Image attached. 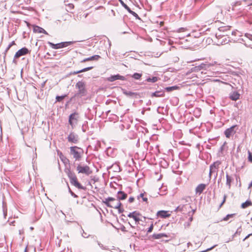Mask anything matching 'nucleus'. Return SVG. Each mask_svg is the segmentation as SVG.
Returning <instances> with one entry per match:
<instances>
[{
    "mask_svg": "<svg viewBox=\"0 0 252 252\" xmlns=\"http://www.w3.org/2000/svg\"><path fill=\"white\" fill-rule=\"evenodd\" d=\"M184 31V28H181L179 30V31L180 32H183Z\"/></svg>",
    "mask_w": 252,
    "mask_h": 252,
    "instance_id": "obj_53",
    "label": "nucleus"
},
{
    "mask_svg": "<svg viewBox=\"0 0 252 252\" xmlns=\"http://www.w3.org/2000/svg\"><path fill=\"white\" fill-rule=\"evenodd\" d=\"M30 229H31V230H32V229H33V228L32 227H31Z\"/></svg>",
    "mask_w": 252,
    "mask_h": 252,
    "instance_id": "obj_57",
    "label": "nucleus"
},
{
    "mask_svg": "<svg viewBox=\"0 0 252 252\" xmlns=\"http://www.w3.org/2000/svg\"><path fill=\"white\" fill-rule=\"evenodd\" d=\"M226 184L228 186V189H230L231 188V184L232 181L233 180V178L231 176L228 175L227 174L226 175Z\"/></svg>",
    "mask_w": 252,
    "mask_h": 252,
    "instance_id": "obj_26",
    "label": "nucleus"
},
{
    "mask_svg": "<svg viewBox=\"0 0 252 252\" xmlns=\"http://www.w3.org/2000/svg\"><path fill=\"white\" fill-rule=\"evenodd\" d=\"M181 200L183 203H188L190 201V198L189 196L185 197L182 198Z\"/></svg>",
    "mask_w": 252,
    "mask_h": 252,
    "instance_id": "obj_33",
    "label": "nucleus"
},
{
    "mask_svg": "<svg viewBox=\"0 0 252 252\" xmlns=\"http://www.w3.org/2000/svg\"><path fill=\"white\" fill-rule=\"evenodd\" d=\"M240 94L237 92H234L230 94V98L232 100H237L239 98Z\"/></svg>",
    "mask_w": 252,
    "mask_h": 252,
    "instance_id": "obj_24",
    "label": "nucleus"
},
{
    "mask_svg": "<svg viewBox=\"0 0 252 252\" xmlns=\"http://www.w3.org/2000/svg\"><path fill=\"white\" fill-rule=\"evenodd\" d=\"M217 246V245H215L214 246H213V247H212L211 248H209L208 249H207L206 250L204 251V252H208L211 250H212L213 249H214L215 247H216V246Z\"/></svg>",
    "mask_w": 252,
    "mask_h": 252,
    "instance_id": "obj_48",
    "label": "nucleus"
},
{
    "mask_svg": "<svg viewBox=\"0 0 252 252\" xmlns=\"http://www.w3.org/2000/svg\"><path fill=\"white\" fill-rule=\"evenodd\" d=\"M187 205L185 204H181L179 206L177 207V208L175 210V211L176 212H181L183 213H185L186 212V210L187 209Z\"/></svg>",
    "mask_w": 252,
    "mask_h": 252,
    "instance_id": "obj_23",
    "label": "nucleus"
},
{
    "mask_svg": "<svg viewBox=\"0 0 252 252\" xmlns=\"http://www.w3.org/2000/svg\"><path fill=\"white\" fill-rule=\"evenodd\" d=\"M140 197H141L144 201L147 202L148 200L147 198L144 197V193H140V195L138 196V199H139Z\"/></svg>",
    "mask_w": 252,
    "mask_h": 252,
    "instance_id": "obj_37",
    "label": "nucleus"
},
{
    "mask_svg": "<svg viewBox=\"0 0 252 252\" xmlns=\"http://www.w3.org/2000/svg\"><path fill=\"white\" fill-rule=\"evenodd\" d=\"M157 77H153L152 78H148L146 79V81L148 82H153L155 83L158 81Z\"/></svg>",
    "mask_w": 252,
    "mask_h": 252,
    "instance_id": "obj_32",
    "label": "nucleus"
},
{
    "mask_svg": "<svg viewBox=\"0 0 252 252\" xmlns=\"http://www.w3.org/2000/svg\"><path fill=\"white\" fill-rule=\"evenodd\" d=\"M79 118V114L76 112L71 114L69 116V124L73 128L75 124H77Z\"/></svg>",
    "mask_w": 252,
    "mask_h": 252,
    "instance_id": "obj_8",
    "label": "nucleus"
},
{
    "mask_svg": "<svg viewBox=\"0 0 252 252\" xmlns=\"http://www.w3.org/2000/svg\"><path fill=\"white\" fill-rule=\"evenodd\" d=\"M93 68V66L86 67V68H83L80 70H78V71L74 72V74H76L80 73L81 72H85V71H87L92 69Z\"/></svg>",
    "mask_w": 252,
    "mask_h": 252,
    "instance_id": "obj_28",
    "label": "nucleus"
},
{
    "mask_svg": "<svg viewBox=\"0 0 252 252\" xmlns=\"http://www.w3.org/2000/svg\"><path fill=\"white\" fill-rule=\"evenodd\" d=\"M216 63V62H214V63H207V64H205V63H202L201 64H200L199 65L195 66L194 67V71H198L201 70V69L206 70L208 68H209L211 66L214 65Z\"/></svg>",
    "mask_w": 252,
    "mask_h": 252,
    "instance_id": "obj_11",
    "label": "nucleus"
},
{
    "mask_svg": "<svg viewBox=\"0 0 252 252\" xmlns=\"http://www.w3.org/2000/svg\"><path fill=\"white\" fill-rule=\"evenodd\" d=\"M33 32L36 33H43L48 34L47 32L44 29L37 26L34 27Z\"/></svg>",
    "mask_w": 252,
    "mask_h": 252,
    "instance_id": "obj_21",
    "label": "nucleus"
},
{
    "mask_svg": "<svg viewBox=\"0 0 252 252\" xmlns=\"http://www.w3.org/2000/svg\"><path fill=\"white\" fill-rule=\"evenodd\" d=\"M142 76V73H134L131 77L133 78L134 79L136 80H139L140 79L141 77Z\"/></svg>",
    "mask_w": 252,
    "mask_h": 252,
    "instance_id": "obj_30",
    "label": "nucleus"
},
{
    "mask_svg": "<svg viewBox=\"0 0 252 252\" xmlns=\"http://www.w3.org/2000/svg\"><path fill=\"white\" fill-rule=\"evenodd\" d=\"M248 159L250 161L252 162V154L250 151H248Z\"/></svg>",
    "mask_w": 252,
    "mask_h": 252,
    "instance_id": "obj_40",
    "label": "nucleus"
},
{
    "mask_svg": "<svg viewBox=\"0 0 252 252\" xmlns=\"http://www.w3.org/2000/svg\"><path fill=\"white\" fill-rule=\"evenodd\" d=\"M29 53V51L27 48L23 47V48H21V49L19 50L15 54L14 59L13 62L14 63H16V62L15 61V59H17L22 56L26 55L27 54H28Z\"/></svg>",
    "mask_w": 252,
    "mask_h": 252,
    "instance_id": "obj_9",
    "label": "nucleus"
},
{
    "mask_svg": "<svg viewBox=\"0 0 252 252\" xmlns=\"http://www.w3.org/2000/svg\"><path fill=\"white\" fill-rule=\"evenodd\" d=\"M70 155L72 156L75 161H80L84 154L83 150L77 146H72L69 148Z\"/></svg>",
    "mask_w": 252,
    "mask_h": 252,
    "instance_id": "obj_1",
    "label": "nucleus"
},
{
    "mask_svg": "<svg viewBox=\"0 0 252 252\" xmlns=\"http://www.w3.org/2000/svg\"><path fill=\"white\" fill-rule=\"evenodd\" d=\"M116 209L118 210L119 213H122L124 212V210L123 208H122L121 207H119L118 208H116Z\"/></svg>",
    "mask_w": 252,
    "mask_h": 252,
    "instance_id": "obj_47",
    "label": "nucleus"
},
{
    "mask_svg": "<svg viewBox=\"0 0 252 252\" xmlns=\"http://www.w3.org/2000/svg\"><path fill=\"white\" fill-rule=\"evenodd\" d=\"M252 205V203L251 201L247 200L245 202L243 203L241 205L242 208H246Z\"/></svg>",
    "mask_w": 252,
    "mask_h": 252,
    "instance_id": "obj_29",
    "label": "nucleus"
},
{
    "mask_svg": "<svg viewBox=\"0 0 252 252\" xmlns=\"http://www.w3.org/2000/svg\"><path fill=\"white\" fill-rule=\"evenodd\" d=\"M234 215H235L234 214L227 215L225 217H224L223 219V220H224V221L228 220L230 218H232L234 216Z\"/></svg>",
    "mask_w": 252,
    "mask_h": 252,
    "instance_id": "obj_36",
    "label": "nucleus"
},
{
    "mask_svg": "<svg viewBox=\"0 0 252 252\" xmlns=\"http://www.w3.org/2000/svg\"><path fill=\"white\" fill-rule=\"evenodd\" d=\"M69 179L70 182L71 184L76 188L79 189H82L85 190L86 188L82 186L78 181L77 178L75 175V174L71 171L70 169H67V171H65Z\"/></svg>",
    "mask_w": 252,
    "mask_h": 252,
    "instance_id": "obj_2",
    "label": "nucleus"
},
{
    "mask_svg": "<svg viewBox=\"0 0 252 252\" xmlns=\"http://www.w3.org/2000/svg\"><path fill=\"white\" fill-rule=\"evenodd\" d=\"M76 88L78 90L77 95L80 96H83L87 94L86 85L84 82L79 81L75 85Z\"/></svg>",
    "mask_w": 252,
    "mask_h": 252,
    "instance_id": "obj_4",
    "label": "nucleus"
},
{
    "mask_svg": "<svg viewBox=\"0 0 252 252\" xmlns=\"http://www.w3.org/2000/svg\"><path fill=\"white\" fill-rule=\"evenodd\" d=\"M237 233V232H236L234 235H235V234H236Z\"/></svg>",
    "mask_w": 252,
    "mask_h": 252,
    "instance_id": "obj_60",
    "label": "nucleus"
},
{
    "mask_svg": "<svg viewBox=\"0 0 252 252\" xmlns=\"http://www.w3.org/2000/svg\"><path fill=\"white\" fill-rule=\"evenodd\" d=\"M250 187H252V182L251 183V184H250Z\"/></svg>",
    "mask_w": 252,
    "mask_h": 252,
    "instance_id": "obj_55",
    "label": "nucleus"
},
{
    "mask_svg": "<svg viewBox=\"0 0 252 252\" xmlns=\"http://www.w3.org/2000/svg\"><path fill=\"white\" fill-rule=\"evenodd\" d=\"M157 215L161 218H166L169 217L170 214L168 213V211L162 210L158 211Z\"/></svg>",
    "mask_w": 252,
    "mask_h": 252,
    "instance_id": "obj_16",
    "label": "nucleus"
},
{
    "mask_svg": "<svg viewBox=\"0 0 252 252\" xmlns=\"http://www.w3.org/2000/svg\"><path fill=\"white\" fill-rule=\"evenodd\" d=\"M245 36L249 38L250 40L252 41V34L247 33L245 34Z\"/></svg>",
    "mask_w": 252,
    "mask_h": 252,
    "instance_id": "obj_42",
    "label": "nucleus"
},
{
    "mask_svg": "<svg viewBox=\"0 0 252 252\" xmlns=\"http://www.w3.org/2000/svg\"><path fill=\"white\" fill-rule=\"evenodd\" d=\"M164 96V91L163 90L156 91L151 94L152 97H162Z\"/></svg>",
    "mask_w": 252,
    "mask_h": 252,
    "instance_id": "obj_22",
    "label": "nucleus"
},
{
    "mask_svg": "<svg viewBox=\"0 0 252 252\" xmlns=\"http://www.w3.org/2000/svg\"><path fill=\"white\" fill-rule=\"evenodd\" d=\"M67 139L69 142L73 144H77L79 141L78 135L73 132L70 133V134L67 136Z\"/></svg>",
    "mask_w": 252,
    "mask_h": 252,
    "instance_id": "obj_10",
    "label": "nucleus"
},
{
    "mask_svg": "<svg viewBox=\"0 0 252 252\" xmlns=\"http://www.w3.org/2000/svg\"><path fill=\"white\" fill-rule=\"evenodd\" d=\"M69 192L70 193L71 195L72 196H73L74 197H75H75H78L77 195H76V194H75L73 192H72V191L71 190V189H70L69 188Z\"/></svg>",
    "mask_w": 252,
    "mask_h": 252,
    "instance_id": "obj_43",
    "label": "nucleus"
},
{
    "mask_svg": "<svg viewBox=\"0 0 252 252\" xmlns=\"http://www.w3.org/2000/svg\"><path fill=\"white\" fill-rule=\"evenodd\" d=\"M237 233V232H236L234 235H235V234H236Z\"/></svg>",
    "mask_w": 252,
    "mask_h": 252,
    "instance_id": "obj_58",
    "label": "nucleus"
},
{
    "mask_svg": "<svg viewBox=\"0 0 252 252\" xmlns=\"http://www.w3.org/2000/svg\"><path fill=\"white\" fill-rule=\"evenodd\" d=\"M252 235V233L251 234H249V235H248L243 240V241H245L247 239H248L250 236Z\"/></svg>",
    "mask_w": 252,
    "mask_h": 252,
    "instance_id": "obj_51",
    "label": "nucleus"
},
{
    "mask_svg": "<svg viewBox=\"0 0 252 252\" xmlns=\"http://www.w3.org/2000/svg\"><path fill=\"white\" fill-rule=\"evenodd\" d=\"M189 220H190V221L192 220V217H190V218H189Z\"/></svg>",
    "mask_w": 252,
    "mask_h": 252,
    "instance_id": "obj_54",
    "label": "nucleus"
},
{
    "mask_svg": "<svg viewBox=\"0 0 252 252\" xmlns=\"http://www.w3.org/2000/svg\"><path fill=\"white\" fill-rule=\"evenodd\" d=\"M236 126H237L236 125L233 126L225 130L224 134L227 138H230L231 136L233 135L235 133V128Z\"/></svg>",
    "mask_w": 252,
    "mask_h": 252,
    "instance_id": "obj_13",
    "label": "nucleus"
},
{
    "mask_svg": "<svg viewBox=\"0 0 252 252\" xmlns=\"http://www.w3.org/2000/svg\"><path fill=\"white\" fill-rule=\"evenodd\" d=\"M108 80L110 82H113L116 80H126V78L123 76L117 74L111 76L108 78Z\"/></svg>",
    "mask_w": 252,
    "mask_h": 252,
    "instance_id": "obj_14",
    "label": "nucleus"
},
{
    "mask_svg": "<svg viewBox=\"0 0 252 252\" xmlns=\"http://www.w3.org/2000/svg\"><path fill=\"white\" fill-rule=\"evenodd\" d=\"M58 155L59 156L60 159L62 160V161L64 164H68L69 162V159L66 158L62 152H58Z\"/></svg>",
    "mask_w": 252,
    "mask_h": 252,
    "instance_id": "obj_19",
    "label": "nucleus"
},
{
    "mask_svg": "<svg viewBox=\"0 0 252 252\" xmlns=\"http://www.w3.org/2000/svg\"><path fill=\"white\" fill-rule=\"evenodd\" d=\"M206 185L204 184H200L195 189L196 194H200L205 189Z\"/></svg>",
    "mask_w": 252,
    "mask_h": 252,
    "instance_id": "obj_15",
    "label": "nucleus"
},
{
    "mask_svg": "<svg viewBox=\"0 0 252 252\" xmlns=\"http://www.w3.org/2000/svg\"><path fill=\"white\" fill-rule=\"evenodd\" d=\"M179 88L178 87L176 86H172V87H166L165 88V90L167 91V92H171L173 90H177Z\"/></svg>",
    "mask_w": 252,
    "mask_h": 252,
    "instance_id": "obj_31",
    "label": "nucleus"
},
{
    "mask_svg": "<svg viewBox=\"0 0 252 252\" xmlns=\"http://www.w3.org/2000/svg\"><path fill=\"white\" fill-rule=\"evenodd\" d=\"M226 195H224V196H223V199L221 202V203L220 204V207H221L223 204L225 202V200H226Z\"/></svg>",
    "mask_w": 252,
    "mask_h": 252,
    "instance_id": "obj_45",
    "label": "nucleus"
},
{
    "mask_svg": "<svg viewBox=\"0 0 252 252\" xmlns=\"http://www.w3.org/2000/svg\"><path fill=\"white\" fill-rule=\"evenodd\" d=\"M234 237V235H233V236H232V237L231 238H229V239L228 240L226 241L225 242L226 243H228L229 242L232 241Z\"/></svg>",
    "mask_w": 252,
    "mask_h": 252,
    "instance_id": "obj_49",
    "label": "nucleus"
},
{
    "mask_svg": "<svg viewBox=\"0 0 252 252\" xmlns=\"http://www.w3.org/2000/svg\"><path fill=\"white\" fill-rule=\"evenodd\" d=\"M100 58V57L99 55H94L92 57H90L89 58H86L82 60L81 62V63H85L88 61H97Z\"/></svg>",
    "mask_w": 252,
    "mask_h": 252,
    "instance_id": "obj_20",
    "label": "nucleus"
},
{
    "mask_svg": "<svg viewBox=\"0 0 252 252\" xmlns=\"http://www.w3.org/2000/svg\"><path fill=\"white\" fill-rule=\"evenodd\" d=\"M168 237V235L165 233L154 234L152 238L155 239H159L162 237Z\"/></svg>",
    "mask_w": 252,
    "mask_h": 252,
    "instance_id": "obj_25",
    "label": "nucleus"
},
{
    "mask_svg": "<svg viewBox=\"0 0 252 252\" xmlns=\"http://www.w3.org/2000/svg\"><path fill=\"white\" fill-rule=\"evenodd\" d=\"M237 233V232H236L234 235H235V234H236Z\"/></svg>",
    "mask_w": 252,
    "mask_h": 252,
    "instance_id": "obj_59",
    "label": "nucleus"
},
{
    "mask_svg": "<svg viewBox=\"0 0 252 252\" xmlns=\"http://www.w3.org/2000/svg\"><path fill=\"white\" fill-rule=\"evenodd\" d=\"M192 214H193L195 212V210H192Z\"/></svg>",
    "mask_w": 252,
    "mask_h": 252,
    "instance_id": "obj_56",
    "label": "nucleus"
},
{
    "mask_svg": "<svg viewBox=\"0 0 252 252\" xmlns=\"http://www.w3.org/2000/svg\"><path fill=\"white\" fill-rule=\"evenodd\" d=\"M75 42V41H66V42H61V43H57V44H54L51 42H48V44L53 49H60V48L67 47L69 45H70L73 44Z\"/></svg>",
    "mask_w": 252,
    "mask_h": 252,
    "instance_id": "obj_5",
    "label": "nucleus"
},
{
    "mask_svg": "<svg viewBox=\"0 0 252 252\" xmlns=\"http://www.w3.org/2000/svg\"><path fill=\"white\" fill-rule=\"evenodd\" d=\"M138 216H139V214L136 211L130 213L127 215L128 217L133 218L136 222H139L140 220Z\"/></svg>",
    "mask_w": 252,
    "mask_h": 252,
    "instance_id": "obj_17",
    "label": "nucleus"
},
{
    "mask_svg": "<svg viewBox=\"0 0 252 252\" xmlns=\"http://www.w3.org/2000/svg\"><path fill=\"white\" fill-rule=\"evenodd\" d=\"M66 95H62V96H57L56 99L57 101L60 102L61 101Z\"/></svg>",
    "mask_w": 252,
    "mask_h": 252,
    "instance_id": "obj_39",
    "label": "nucleus"
},
{
    "mask_svg": "<svg viewBox=\"0 0 252 252\" xmlns=\"http://www.w3.org/2000/svg\"><path fill=\"white\" fill-rule=\"evenodd\" d=\"M127 197V194L125 193L124 191H119L118 192L117 194V198L118 201L121 200H125Z\"/></svg>",
    "mask_w": 252,
    "mask_h": 252,
    "instance_id": "obj_18",
    "label": "nucleus"
},
{
    "mask_svg": "<svg viewBox=\"0 0 252 252\" xmlns=\"http://www.w3.org/2000/svg\"><path fill=\"white\" fill-rule=\"evenodd\" d=\"M120 2L121 5L127 10L129 8V7L124 3V2L122 0H119Z\"/></svg>",
    "mask_w": 252,
    "mask_h": 252,
    "instance_id": "obj_38",
    "label": "nucleus"
},
{
    "mask_svg": "<svg viewBox=\"0 0 252 252\" xmlns=\"http://www.w3.org/2000/svg\"><path fill=\"white\" fill-rule=\"evenodd\" d=\"M229 35L228 33H226V34H221L219 32H217L216 33V36L217 38L219 39H221L222 40L220 41V43L221 44H225L226 43H227L228 42L230 41L229 39H227L226 36Z\"/></svg>",
    "mask_w": 252,
    "mask_h": 252,
    "instance_id": "obj_12",
    "label": "nucleus"
},
{
    "mask_svg": "<svg viewBox=\"0 0 252 252\" xmlns=\"http://www.w3.org/2000/svg\"><path fill=\"white\" fill-rule=\"evenodd\" d=\"M125 94H126L129 95H131L133 94V93H131V92L125 93Z\"/></svg>",
    "mask_w": 252,
    "mask_h": 252,
    "instance_id": "obj_52",
    "label": "nucleus"
},
{
    "mask_svg": "<svg viewBox=\"0 0 252 252\" xmlns=\"http://www.w3.org/2000/svg\"><path fill=\"white\" fill-rule=\"evenodd\" d=\"M102 202L109 208H118L122 206L120 201L117 200L115 198L108 197L102 200Z\"/></svg>",
    "mask_w": 252,
    "mask_h": 252,
    "instance_id": "obj_3",
    "label": "nucleus"
},
{
    "mask_svg": "<svg viewBox=\"0 0 252 252\" xmlns=\"http://www.w3.org/2000/svg\"><path fill=\"white\" fill-rule=\"evenodd\" d=\"M82 236L84 238H87L88 237V235H87V233H85L84 231L83 232V233L82 234Z\"/></svg>",
    "mask_w": 252,
    "mask_h": 252,
    "instance_id": "obj_50",
    "label": "nucleus"
},
{
    "mask_svg": "<svg viewBox=\"0 0 252 252\" xmlns=\"http://www.w3.org/2000/svg\"><path fill=\"white\" fill-rule=\"evenodd\" d=\"M134 198L133 197H130L128 200V201L129 203H132L134 201Z\"/></svg>",
    "mask_w": 252,
    "mask_h": 252,
    "instance_id": "obj_46",
    "label": "nucleus"
},
{
    "mask_svg": "<svg viewBox=\"0 0 252 252\" xmlns=\"http://www.w3.org/2000/svg\"><path fill=\"white\" fill-rule=\"evenodd\" d=\"M98 245L103 250H106V248L102 245V244L100 243V242H97Z\"/></svg>",
    "mask_w": 252,
    "mask_h": 252,
    "instance_id": "obj_44",
    "label": "nucleus"
},
{
    "mask_svg": "<svg viewBox=\"0 0 252 252\" xmlns=\"http://www.w3.org/2000/svg\"><path fill=\"white\" fill-rule=\"evenodd\" d=\"M220 164V162L217 161L214 162L213 164H211L210 166V172L209 176L211 178V175L213 174H215V177L216 178L217 176L218 169L219 165Z\"/></svg>",
    "mask_w": 252,
    "mask_h": 252,
    "instance_id": "obj_7",
    "label": "nucleus"
},
{
    "mask_svg": "<svg viewBox=\"0 0 252 252\" xmlns=\"http://www.w3.org/2000/svg\"><path fill=\"white\" fill-rule=\"evenodd\" d=\"M76 170L79 174H85L86 175H89L92 173L90 167L87 165L82 166L80 164H78L76 167Z\"/></svg>",
    "mask_w": 252,
    "mask_h": 252,
    "instance_id": "obj_6",
    "label": "nucleus"
},
{
    "mask_svg": "<svg viewBox=\"0 0 252 252\" xmlns=\"http://www.w3.org/2000/svg\"><path fill=\"white\" fill-rule=\"evenodd\" d=\"M219 32H218L221 33V32H223L224 34L227 33V32H230L229 31V28L228 27H220L219 29Z\"/></svg>",
    "mask_w": 252,
    "mask_h": 252,
    "instance_id": "obj_27",
    "label": "nucleus"
},
{
    "mask_svg": "<svg viewBox=\"0 0 252 252\" xmlns=\"http://www.w3.org/2000/svg\"><path fill=\"white\" fill-rule=\"evenodd\" d=\"M15 41H13L12 42H11L9 45L8 46H7V47L6 48V49H5V55L6 54V53L7 52V51L9 50V49L11 47V46H12L13 45H15Z\"/></svg>",
    "mask_w": 252,
    "mask_h": 252,
    "instance_id": "obj_34",
    "label": "nucleus"
},
{
    "mask_svg": "<svg viewBox=\"0 0 252 252\" xmlns=\"http://www.w3.org/2000/svg\"><path fill=\"white\" fill-rule=\"evenodd\" d=\"M127 11L130 13L131 14V15H132L133 16H134L135 17H136V18H139V16L138 15V14L137 13H136L135 12L132 11L130 8H129L128 10H127Z\"/></svg>",
    "mask_w": 252,
    "mask_h": 252,
    "instance_id": "obj_35",
    "label": "nucleus"
},
{
    "mask_svg": "<svg viewBox=\"0 0 252 252\" xmlns=\"http://www.w3.org/2000/svg\"><path fill=\"white\" fill-rule=\"evenodd\" d=\"M153 228H154L153 224H152L147 230V233H151L153 231Z\"/></svg>",
    "mask_w": 252,
    "mask_h": 252,
    "instance_id": "obj_41",
    "label": "nucleus"
}]
</instances>
